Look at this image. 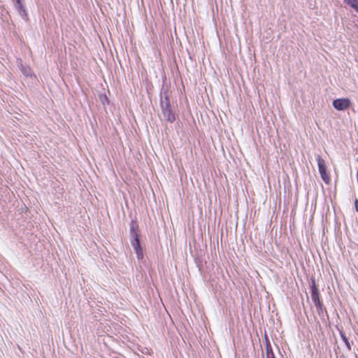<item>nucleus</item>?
I'll list each match as a JSON object with an SVG mask.
<instances>
[{
    "mask_svg": "<svg viewBox=\"0 0 358 358\" xmlns=\"http://www.w3.org/2000/svg\"><path fill=\"white\" fill-rule=\"evenodd\" d=\"M130 236L131 243L138 259L143 257V250L140 245L138 226L136 222L131 221L130 223Z\"/></svg>",
    "mask_w": 358,
    "mask_h": 358,
    "instance_id": "nucleus-1",
    "label": "nucleus"
},
{
    "mask_svg": "<svg viewBox=\"0 0 358 358\" xmlns=\"http://www.w3.org/2000/svg\"><path fill=\"white\" fill-rule=\"evenodd\" d=\"M161 106L164 118L171 123L173 122L176 120L175 115L172 113L169 97L166 94L164 99H161Z\"/></svg>",
    "mask_w": 358,
    "mask_h": 358,
    "instance_id": "nucleus-2",
    "label": "nucleus"
},
{
    "mask_svg": "<svg viewBox=\"0 0 358 358\" xmlns=\"http://www.w3.org/2000/svg\"><path fill=\"white\" fill-rule=\"evenodd\" d=\"M317 162L320 176L325 183H329L330 181V176L327 173V166L324 160L321 156H317Z\"/></svg>",
    "mask_w": 358,
    "mask_h": 358,
    "instance_id": "nucleus-3",
    "label": "nucleus"
},
{
    "mask_svg": "<svg viewBox=\"0 0 358 358\" xmlns=\"http://www.w3.org/2000/svg\"><path fill=\"white\" fill-rule=\"evenodd\" d=\"M350 105V101L348 99H337L334 100L333 106L338 110H344Z\"/></svg>",
    "mask_w": 358,
    "mask_h": 358,
    "instance_id": "nucleus-4",
    "label": "nucleus"
},
{
    "mask_svg": "<svg viewBox=\"0 0 358 358\" xmlns=\"http://www.w3.org/2000/svg\"><path fill=\"white\" fill-rule=\"evenodd\" d=\"M311 288V299L313 303L316 301H320V294L317 287L315 285V280L312 279V285H310Z\"/></svg>",
    "mask_w": 358,
    "mask_h": 358,
    "instance_id": "nucleus-5",
    "label": "nucleus"
},
{
    "mask_svg": "<svg viewBox=\"0 0 358 358\" xmlns=\"http://www.w3.org/2000/svg\"><path fill=\"white\" fill-rule=\"evenodd\" d=\"M343 1L358 13V0H343Z\"/></svg>",
    "mask_w": 358,
    "mask_h": 358,
    "instance_id": "nucleus-6",
    "label": "nucleus"
},
{
    "mask_svg": "<svg viewBox=\"0 0 358 358\" xmlns=\"http://www.w3.org/2000/svg\"><path fill=\"white\" fill-rule=\"evenodd\" d=\"M318 315H321L323 313L324 306L321 301H316L314 303Z\"/></svg>",
    "mask_w": 358,
    "mask_h": 358,
    "instance_id": "nucleus-7",
    "label": "nucleus"
},
{
    "mask_svg": "<svg viewBox=\"0 0 358 358\" xmlns=\"http://www.w3.org/2000/svg\"><path fill=\"white\" fill-rule=\"evenodd\" d=\"M13 1L14 2V6L15 8L17 10V11H20V10L24 8V6L22 3V0H14Z\"/></svg>",
    "mask_w": 358,
    "mask_h": 358,
    "instance_id": "nucleus-8",
    "label": "nucleus"
},
{
    "mask_svg": "<svg viewBox=\"0 0 358 358\" xmlns=\"http://www.w3.org/2000/svg\"><path fill=\"white\" fill-rule=\"evenodd\" d=\"M340 334H341V337L342 340L344 341V343L346 345L347 348H348L349 350H351V346H350V342L348 341V339L347 338L345 333L343 332V331H341Z\"/></svg>",
    "mask_w": 358,
    "mask_h": 358,
    "instance_id": "nucleus-9",
    "label": "nucleus"
},
{
    "mask_svg": "<svg viewBox=\"0 0 358 358\" xmlns=\"http://www.w3.org/2000/svg\"><path fill=\"white\" fill-rule=\"evenodd\" d=\"M266 357L268 356V355H270L274 354L273 352L271 345L267 339H266Z\"/></svg>",
    "mask_w": 358,
    "mask_h": 358,
    "instance_id": "nucleus-10",
    "label": "nucleus"
},
{
    "mask_svg": "<svg viewBox=\"0 0 358 358\" xmlns=\"http://www.w3.org/2000/svg\"><path fill=\"white\" fill-rule=\"evenodd\" d=\"M20 15L25 20H28V15L25 8L18 11Z\"/></svg>",
    "mask_w": 358,
    "mask_h": 358,
    "instance_id": "nucleus-11",
    "label": "nucleus"
},
{
    "mask_svg": "<svg viewBox=\"0 0 358 358\" xmlns=\"http://www.w3.org/2000/svg\"><path fill=\"white\" fill-rule=\"evenodd\" d=\"M21 71L26 76H29L31 74V69L29 68L22 67Z\"/></svg>",
    "mask_w": 358,
    "mask_h": 358,
    "instance_id": "nucleus-12",
    "label": "nucleus"
},
{
    "mask_svg": "<svg viewBox=\"0 0 358 358\" xmlns=\"http://www.w3.org/2000/svg\"><path fill=\"white\" fill-rule=\"evenodd\" d=\"M355 210H356V211H357V212H358V199H356V200H355Z\"/></svg>",
    "mask_w": 358,
    "mask_h": 358,
    "instance_id": "nucleus-13",
    "label": "nucleus"
},
{
    "mask_svg": "<svg viewBox=\"0 0 358 358\" xmlns=\"http://www.w3.org/2000/svg\"><path fill=\"white\" fill-rule=\"evenodd\" d=\"M266 358H275V355H274V354H273V355H268V356L266 357Z\"/></svg>",
    "mask_w": 358,
    "mask_h": 358,
    "instance_id": "nucleus-14",
    "label": "nucleus"
},
{
    "mask_svg": "<svg viewBox=\"0 0 358 358\" xmlns=\"http://www.w3.org/2000/svg\"><path fill=\"white\" fill-rule=\"evenodd\" d=\"M357 161H358V158H357Z\"/></svg>",
    "mask_w": 358,
    "mask_h": 358,
    "instance_id": "nucleus-15",
    "label": "nucleus"
}]
</instances>
